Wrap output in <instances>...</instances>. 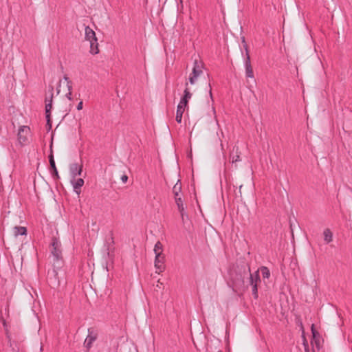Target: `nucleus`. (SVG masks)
I'll list each match as a JSON object with an SVG mask.
<instances>
[{"label": "nucleus", "instance_id": "2", "mask_svg": "<svg viewBox=\"0 0 352 352\" xmlns=\"http://www.w3.org/2000/svg\"><path fill=\"white\" fill-rule=\"evenodd\" d=\"M242 41H243V43H244V50L245 52V55H243V52H242V55L243 56V58H244V67H245V76H246V78H254V72H253L252 65H251L250 57L249 55L248 46L245 43L244 38H243Z\"/></svg>", "mask_w": 352, "mask_h": 352}, {"label": "nucleus", "instance_id": "35", "mask_svg": "<svg viewBox=\"0 0 352 352\" xmlns=\"http://www.w3.org/2000/svg\"><path fill=\"white\" fill-rule=\"evenodd\" d=\"M43 350V345L41 344V346H40V352H42Z\"/></svg>", "mask_w": 352, "mask_h": 352}, {"label": "nucleus", "instance_id": "31", "mask_svg": "<svg viewBox=\"0 0 352 352\" xmlns=\"http://www.w3.org/2000/svg\"><path fill=\"white\" fill-rule=\"evenodd\" d=\"M82 107H83V102H82V101H80L77 105V109L81 110L82 109Z\"/></svg>", "mask_w": 352, "mask_h": 352}, {"label": "nucleus", "instance_id": "15", "mask_svg": "<svg viewBox=\"0 0 352 352\" xmlns=\"http://www.w3.org/2000/svg\"><path fill=\"white\" fill-rule=\"evenodd\" d=\"M324 241L326 244H329L333 241V232L329 228H326L323 231Z\"/></svg>", "mask_w": 352, "mask_h": 352}, {"label": "nucleus", "instance_id": "30", "mask_svg": "<svg viewBox=\"0 0 352 352\" xmlns=\"http://www.w3.org/2000/svg\"><path fill=\"white\" fill-rule=\"evenodd\" d=\"M121 180L123 183H126L128 180V176L125 174L121 176Z\"/></svg>", "mask_w": 352, "mask_h": 352}, {"label": "nucleus", "instance_id": "36", "mask_svg": "<svg viewBox=\"0 0 352 352\" xmlns=\"http://www.w3.org/2000/svg\"><path fill=\"white\" fill-rule=\"evenodd\" d=\"M3 326L6 327V321H3Z\"/></svg>", "mask_w": 352, "mask_h": 352}, {"label": "nucleus", "instance_id": "37", "mask_svg": "<svg viewBox=\"0 0 352 352\" xmlns=\"http://www.w3.org/2000/svg\"><path fill=\"white\" fill-rule=\"evenodd\" d=\"M217 352H221V351H217Z\"/></svg>", "mask_w": 352, "mask_h": 352}, {"label": "nucleus", "instance_id": "32", "mask_svg": "<svg viewBox=\"0 0 352 352\" xmlns=\"http://www.w3.org/2000/svg\"><path fill=\"white\" fill-rule=\"evenodd\" d=\"M65 96L66 98L69 100H72V92H69L68 91L66 94H65Z\"/></svg>", "mask_w": 352, "mask_h": 352}, {"label": "nucleus", "instance_id": "24", "mask_svg": "<svg viewBox=\"0 0 352 352\" xmlns=\"http://www.w3.org/2000/svg\"><path fill=\"white\" fill-rule=\"evenodd\" d=\"M232 163H235L237 162H239L240 160V155L239 154H236V155L231 156Z\"/></svg>", "mask_w": 352, "mask_h": 352}, {"label": "nucleus", "instance_id": "26", "mask_svg": "<svg viewBox=\"0 0 352 352\" xmlns=\"http://www.w3.org/2000/svg\"><path fill=\"white\" fill-rule=\"evenodd\" d=\"M49 161H50V164H53L55 163V161H54V159L53 151H52V148H51L50 154L49 155Z\"/></svg>", "mask_w": 352, "mask_h": 352}, {"label": "nucleus", "instance_id": "33", "mask_svg": "<svg viewBox=\"0 0 352 352\" xmlns=\"http://www.w3.org/2000/svg\"><path fill=\"white\" fill-rule=\"evenodd\" d=\"M63 80H65L67 83H68V82H71L72 81L67 75H65L63 76Z\"/></svg>", "mask_w": 352, "mask_h": 352}, {"label": "nucleus", "instance_id": "17", "mask_svg": "<svg viewBox=\"0 0 352 352\" xmlns=\"http://www.w3.org/2000/svg\"><path fill=\"white\" fill-rule=\"evenodd\" d=\"M27 233L26 228L22 226H15L14 228V234L15 236L25 235Z\"/></svg>", "mask_w": 352, "mask_h": 352}, {"label": "nucleus", "instance_id": "10", "mask_svg": "<svg viewBox=\"0 0 352 352\" xmlns=\"http://www.w3.org/2000/svg\"><path fill=\"white\" fill-rule=\"evenodd\" d=\"M311 332L313 338L311 341V344L313 346V348L316 347L318 349L320 348V339L318 333L314 329V325L312 324L311 326Z\"/></svg>", "mask_w": 352, "mask_h": 352}, {"label": "nucleus", "instance_id": "22", "mask_svg": "<svg viewBox=\"0 0 352 352\" xmlns=\"http://www.w3.org/2000/svg\"><path fill=\"white\" fill-rule=\"evenodd\" d=\"M50 167L52 169V171H51L52 176L56 179H59L58 173L55 163L53 164H50Z\"/></svg>", "mask_w": 352, "mask_h": 352}, {"label": "nucleus", "instance_id": "18", "mask_svg": "<svg viewBox=\"0 0 352 352\" xmlns=\"http://www.w3.org/2000/svg\"><path fill=\"white\" fill-rule=\"evenodd\" d=\"M6 338L8 340V344H9L10 347L12 348V349L14 352L15 351H18L19 349L17 348L16 344L14 342H12L11 337H10V333L8 329H6Z\"/></svg>", "mask_w": 352, "mask_h": 352}, {"label": "nucleus", "instance_id": "16", "mask_svg": "<svg viewBox=\"0 0 352 352\" xmlns=\"http://www.w3.org/2000/svg\"><path fill=\"white\" fill-rule=\"evenodd\" d=\"M191 96L192 94L186 87L184 91V96L182 98L179 102L187 106L188 101L191 98Z\"/></svg>", "mask_w": 352, "mask_h": 352}, {"label": "nucleus", "instance_id": "28", "mask_svg": "<svg viewBox=\"0 0 352 352\" xmlns=\"http://www.w3.org/2000/svg\"><path fill=\"white\" fill-rule=\"evenodd\" d=\"M208 87H209V91H208L209 92V96H210L211 101L213 102L214 100H213V96H212V90H211L210 84H208Z\"/></svg>", "mask_w": 352, "mask_h": 352}, {"label": "nucleus", "instance_id": "5", "mask_svg": "<svg viewBox=\"0 0 352 352\" xmlns=\"http://www.w3.org/2000/svg\"><path fill=\"white\" fill-rule=\"evenodd\" d=\"M260 280L258 271L250 274V285L252 286V293L255 299L258 298L257 283Z\"/></svg>", "mask_w": 352, "mask_h": 352}, {"label": "nucleus", "instance_id": "14", "mask_svg": "<svg viewBox=\"0 0 352 352\" xmlns=\"http://www.w3.org/2000/svg\"><path fill=\"white\" fill-rule=\"evenodd\" d=\"M175 202L177 206L178 210L181 214L182 219H184L185 215V206L183 202L182 197H175Z\"/></svg>", "mask_w": 352, "mask_h": 352}, {"label": "nucleus", "instance_id": "25", "mask_svg": "<svg viewBox=\"0 0 352 352\" xmlns=\"http://www.w3.org/2000/svg\"><path fill=\"white\" fill-rule=\"evenodd\" d=\"M52 275L55 278V280H56V285H59L60 283H59V280H58V279L57 278V275H58L57 271L55 270H53L52 272Z\"/></svg>", "mask_w": 352, "mask_h": 352}, {"label": "nucleus", "instance_id": "21", "mask_svg": "<svg viewBox=\"0 0 352 352\" xmlns=\"http://www.w3.org/2000/svg\"><path fill=\"white\" fill-rule=\"evenodd\" d=\"M302 344L304 346L305 352H315L314 349H309L308 342L306 340V338L304 336V332H302Z\"/></svg>", "mask_w": 352, "mask_h": 352}, {"label": "nucleus", "instance_id": "3", "mask_svg": "<svg viewBox=\"0 0 352 352\" xmlns=\"http://www.w3.org/2000/svg\"><path fill=\"white\" fill-rule=\"evenodd\" d=\"M203 68L204 65L201 62L197 60L194 61L192 73L189 76V82L191 85L195 84L197 78L202 74Z\"/></svg>", "mask_w": 352, "mask_h": 352}, {"label": "nucleus", "instance_id": "9", "mask_svg": "<svg viewBox=\"0 0 352 352\" xmlns=\"http://www.w3.org/2000/svg\"><path fill=\"white\" fill-rule=\"evenodd\" d=\"M164 256L155 255V274H160L165 270Z\"/></svg>", "mask_w": 352, "mask_h": 352}, {"label": "nucleus", "instance_id": "19", "mask_svg": "<svg viewBox=\"0 0 352 352\" xmlns=\"http://www.w3.org/2000/svg\"><path fill=\"white\" fill-rule=\"evenodd\" d=\"M182 191V184L179 183V181L175 184L173 188V192L175 195V198L182 197L180 193Z\"/></svg>", "mask_w": 352, "mask_h": 352}, {"label": "nucleus", "instance_id": "34", "mask_svg": "<svg viewBox=\"0 0 352 352\" xmlns=\"http://www.w3.org/2000/svg\"><path fill=\"white\" fill-rule=\"evenodd\" d=\"M49 101H50V96L49 97L45 98V103L49 102Z\"/></svg>", "mask_w": 352, "mask_h": 352}, {"label": "nucleus", "instance_id": "4", "mask_svg": "<svg viewBox=\"0 0 352 352\" xmlns=\"http://www.w3.org/2000/svg\"><path fill=\"white\" fill-rule=\"evenodd\" d=\"M30 134V128L28 126H21L18 130L17 140L21 146L27 144Z\"/></svg>", "mask_w": 352, "mask_h": 352}, {"label": "nucleus", "instance_id": "13", "mask_svg": "<svg viewBox=\"0 0 352 352\" xmlns=\"http://www.w3.org/2000/svg\"><path fill=\"white\" fill-rule=\"evenodd\" d=\"M71 183L73 186L74 190L76 192L79 193V190L84 185V180L82 178L75 179L72 178Z\"/></svg>", "mask_w": 352, "mask_h": 352}, {"label": "nucleus", "instance_id": "20", "mask_svg": "<svg viewBox=\"0 0 352 352\" xmlns=\"http://www.w3.org/2000/svg\"><path fill=\"white\" fill-rule=\"evenodd\" d=\"M262 276L264 279H267L270 276V272L267 267L263 266L261 267Z\"/></svg>", "mask_w": 352, "mask_h": 352}, {"label": "nucleus", "instance_id": "29", "mask_svg": "<svg viewBox=\"0 0 352 352\" xmlns=\"http://www.w3.org/2000/svg\"><path fill=\"white\" fill-rule=\"evenodd\" d=\"M67 89H68V91L69 92H72V82H68V83H67Z\"/></svg>", "mask_w": 352, "mask_h": 352}, {"label": "nucleus", "instance_id": "7", "mask_svg": "<svg viewBox=\"0 0 352 352\" xmlns=\"http://www.w3.org/2000/svg\"><path fill=\"white\" fill-rule=\"evenodd\" d=\"M98 333L93 329H88V335L85 340L84 344L85 347L89 349L92 346V344L96 340Z\"/></svg>", "mask_w": 352, "mask_h": 352}, {"label": "nucleus", "instance_id": "11", "mask_svg": "<svg viewBox=\"0 0 352 352\" xmlns=\"http://www.w3.org/2000/svg\"><path fill=\"white\" fill-rule=\"evenodd\" d=\"M186 107V105L179 102L177 107L176 117H175V120L178 123L182 122V116H183V113L184 112Z\"/></svg>", "mask_w": 352, "mask_h": 352}, {"label": "nucleus", "instance_id": "23", "mask_svg": "<svg viewBox=\"0 0 352 352\" xmlns=\"http://www.w3.org/2000/svg\"><path fill=\"white\" fill-rule=\"evenodd\" d=\"M162 248V245L160 242L158 241V242L155 243V255H162L161 254Z\"/></svg>", "mask_w": 352, "mask_h": 352}, {"label": "nucleus", "instance_id": "8", "mask_svg": "<svg viewBox=\"0 0 352 352\" xmlns=\"http://www.w3.org/2000/svg\"><path fill=\"white\" fill-rule=\"evenodd\" d=\"M69 171L72 178L75 179L77 176H80L82 172V165L77 163L72 164L69 166Z\"/></svg>", "mask_w": 352, "mask_h": 352}, {"label": "nucleus", "instance_id": "6", "mask_svg": "<svg viewBox=\"0 0 352 352\" xmlns=\"http://www.w3.org/2000/svg\"><path fill=\"white\" fill-rule=\"evenodd\" d=\"M52 254L56 261H59L62 258V252L60 250V242L56 238L52 239Z\"/></svg>", "mask_w": 352, "mask_h": 352}, {"label": "nucleus", "instance_id": "12", "mask_svg": "<svg viewBox=\"0 0 352 352\" xmlns=\"http://www.w3.org/2000/svg\"><path fill=\"white\" fill-rule=\"evenodd\" d=\"M52 99H53V87H52L51 94H50V101L49 102L45 103V113L47 123L49 124L50 122V111L52 108Z\"/></svg>", "mask_w": 352, "mask_h": 352}, {"label": "nucleus", "instance_id": "27", "mask_svg": "<svg viewBox=\"0 0 352 352\" xmlns=\"http://www.w3.org/2000/svg\"><path fill=\"white\" fill-rule=\"evenodd\" d=\"M212 113H213V116H214V118L215 122H216V124L219 127V124L218 120L217 118L215 108L213 106L212 107Z\"/></svg>", "mask_w": 352, "mask_h": 352}, {"label": "nucleus", "instance_id": "1", "mask_svg": "<svg viewBox=\"0 0 352 352\" xmlns=\"http://www.w3.org/2000/svg\"><path fill=\"white\" fill-rule=\"evenodd\" d=\"M85 39L90 43L89 52L94 55L98 54V43L95 32L89 26H86L85 29Z\"/></svg>", "mask_w": 352, "mask_h": 352}]
</instances>
